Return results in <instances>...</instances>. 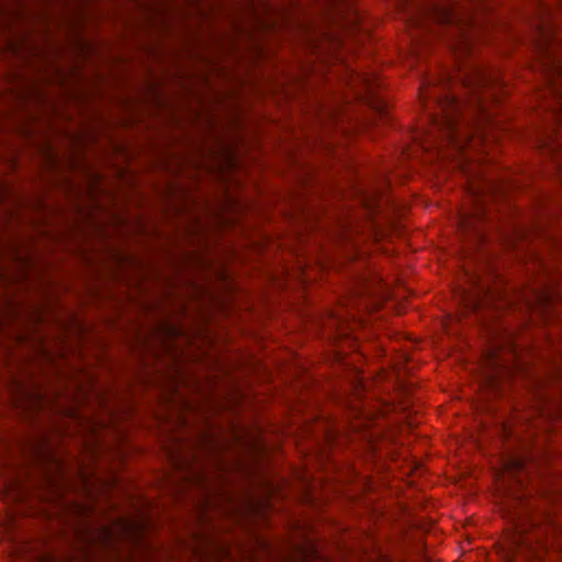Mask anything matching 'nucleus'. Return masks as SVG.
I'll return each mask as SVG.
<instances>
[{
  "label": "nucleus",
  "mask_w": 562,
  "mask_h": 562,
  "mask_svg": "<svg viewBox=\"0 0 562 562\" xmlns=\"http://www.w3.org/2000/svg\"><path fill=\"white\" fill-rule=\"evenodd\" d=\"M158 331L168 338L179 339V328L171 324L164 323L159 325Z\"/></svg>",
  "instance_id": "8"
},
{
  "label": "nucleus",
  "mask_w": 562,
  "mask_h": 562,
  "mask_svg": "<svg viewBox=\"0 0 562 562\" xmlns=\"http://www.w3.org/2000/svg\"><path fill=\"white\" fill-rule=\"evenodd\" d=\"M428 16H429V19L434 20L435 22H437L439 24H450V23L454 24V23L460 22L454 16V11L452 12V8L441 9L439 7H434L429 11ZM461 22H463V20ZM473 23L474 22H473L472 18H468L467 21H464V24H467V25H472Z\"/></svg>",
  "instance_id": "4"
},
{
  "label": "nucleus",
  "mask_w": 562,
  "mask_h": 562,
  "mask_svg": "<svg viewBox=\"0 0 562 562\" xmlns=\"http://www.w3.org/2000/svg\"><path fill=\"white\" fill-rule=\"evenodd\" d=\"M423 146H424V148H425L426 150H431V149H432V147H431V146H428V145H426V144H424Z\"/></svg>",
  "instance_id": "14"
},
{
  "label": "nucleus",
  "mask_w": 562,
  "mask_h": 562,
  "mask_svg": "<svg viewBox=\"0 0 562 562\" xmlns=\"http://www.w3.org/2000/svg\"><path fill=\"white\" fill-rule=\"evenodd\" d=\"M427 89H428V83L423 82L420 88H419V98H420V100H424L426 98Z\"/></svg>",
  "instance_id": "12"
},
{
  "label": "nucleus",
  "mask_w": 562,
  "mask_h": 562,
  "mask_svg": "<svg viewBox=\"0 0 562 562\" xmlns=\"http://www.w3.org/2000/svg\"><path fill=\"white\" fill-rule=\"evenodd\" d=\"M479 307H480V304H479L477 302L473 303V305H472V310H476V308H479Z\"/></svg>",
  "instance_id": "13"
},
{
  "label": "nucleus",
  "mask_w": 562,
  "mask_h": 562,
  "mask_svg": "<svg viewBox=\"0 0 562 562\" xmlns=\"http://www.w3.org/2000/svg\"><path fill=\"white\" fill-rule=\"evenodd\" d=\"M303 559L311 560V562H323L314 549H311L308 552L304 553Z\"/></svg>",
  "instance_id": "10"
},
{
  "label": "nucleus",
  "mask_w": 562,
  "mask_h": 562,
  "mask_svg": "<svg viewBox=\"0 0 562 562\" xmlns=\"http://www.w3.org/2000/svg\"><path fill=\"white\" fill-rule=\"evenodd\" d=\"M441 109L445 114L441 119L432 117L431 132L438 131L445 136L438 145H436L438 153L442 159H447L452 156L453 160L457 159V166L468 172L469 166L467 162L461 161V158L465 155L476 142V137L471 135L467 140H459L460 125L458 121V102L454 97H446L439 101Z\"/></svg>",
  "instance_id": "1"
},
{
  "label": "nucleus",
  "mask_w": 562,
  "mask_h": 562,
  "mask_svg": "<svg viewBox=\"0 0 562 562\" xmlns=\"http://www.w3.org/2000/svg\"><path fill=\"white\" fill-rule=\"evenodd\" d=\"M146 528L144 520H130L119 518L109 526H103L98 530V538L104 542L110 543L115 538H139Z\"/></svg>",
  "instance_id": "3"
},
{
  "label": "nucleus",
  "mask_w": 562,
  "mask_h": 562,
  "mask_svg": "<svg viewBox=\"0 0 562 562\" xmlns=\"http://www.w3.org/2000/svg\"><path fill=\"white\" fill-rule=\"evenodd\" d=\"M452 48L454 52H463V50H468L469 48V42L467 38H462V41H460L459 43L452 45Z\"/></svg>",
  "instance_id": "11"
},
{
  "label": "nucleus",
  "mask_w": 562,
  "mask_h": 562,
  "mask_svg": "<svg viewBox=\"0 0 562 562\" xmlns=\"http://www.w3.org/2000/svg\"><path fill=\"white\" fill-rule=\"evenodd\" d=\"M560 171L562 172V166H560Z\"/></svg>",
  "instance_id": "17"
},
{
  "label": "nucleus",
  "mask_w": 562,
  "mask_h": 562,
  "mask_svg": "<svg viewBox=\"0 0 562 562\" xmlns=\"http://www.w3.org/2000/svg\"><path fill=\"white\" fill-rule=\"evenodd\" d=\"M524 295L529 306H541L551 301V296L547 292L537 293L535 294L533 297L528 296L527 293H525Z\"/></svg>",
  "instance_id": "6"
},
{
  "label": "nucleus",
  "mask_w": 562,
  "mask_h": 562,
  "mask_svg": "<svg viewBox=\"0 0 562 562\" xmlns=\"http://www.w3.org/2000/svg\"><path fill=\"white\" fill-rule=\"evenodd\" d=\"M502 352L499 350L488 351L484 357V364L486 367H494L496 364V360L501 357Z\"/></svg>",
  "instance_id": "9"
},
{
  "label": "nucleus",
  "mask_w": 562,
  "mask_h": 562,
  "mask_svg": "<svg viewBox=\"0 0 562 562\" xmlns=\"http://www.w3.org/2000/svg\"><path fill=\"white\" fill-rule=\"evenodd\" d=\"M235 167V155L231 149H225L223 151V159L218 167V171L221 173L227 172Z\"/></svg>",
  "instance_id": "5"
},
{
  "label": "nucleus",
  "mask_w": 562,
  "mask_h": 562,
  "mask_svg": "<svg viewBox=\"0 0 562 562\" xmlns=\"http://www.w3.org/2000/svg\"><path fill=\"white\" fill-rule=\"evenodd\" d=\"M560 159V154H554V160L558 162Z\"/></svg>",
  "instance_id": "15"
},
{
  "label": "nucleus",
  "mask_w": 562,
  "mask_h": 562,
  "mask_svg": "<svg viewBox=\"0 0 562 562\" xmlns=\"http://www.w3.org/2000/svg\"><path fill=\"white\" fill-rule=\"evenodd\" d=\"M348 86L355 92L357 99H363L369 102L370 106L379 114L382 123H389L390 113L387 104L373 95L375 90L380 88L378 78L374 75L355 74L350 77Z\"/></svg>",
  "instance_id": "2"
},
{
  "label": "nucleus",
  "mask_w": 562,
  "mask_h": 562,
  "mask_svg": "<svg viewBox=\"0 0 562 562\" xmlns=\"http://www.w3.org/2000/svg\"><path fill=\"white\" fill-rule=\"evenodd\" d=\"M14 401H15V404H16V405H20V401H19V398H16V397H15V398H14Z\"/></svg>",
  "instance_id": "16"
},
{
  "label": "nucleus",
  "mask_w": 562,
  "mask_h": 562,
  "mask_svg": "<svg viewBox=\"0 0 562 562\" xmlns=\"http://www.w3.org/2000/svg\"><path fill=\"white\" fill-rule=\"evenodd\" d=\"M524 468V461L521 459H513L504 463L501 474H507L515 470H520Z\"/></svg>",
  "instance_id": "7"
}]
</instances>
